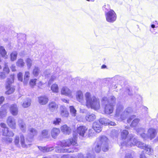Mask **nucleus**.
Segmentation results:
<instances>
[{
    "label": "nucleus",
    "instance_id": "nucleus-39",
    "mask_svg": "<svg viewBox=\"0 0 158 158\" xmlns=\"http://www.w3.org/2000/svg\"><path fill=\"white\" fill-rule=\"evenodd\" d=\"M110 135L111 136L113 137V139L117 138L118 135V131L116 130H113L111 131Z\"/></svg>",
    "mask_w": 158,
    "mask_h": 158
},
{
    "label": "nucleus",
    "instance_id": "nucleus-37",
    "mask_svg": "<svg viewBox=\"0 0 158 158\" xmlns=\"http://www.w3.org/2000/svg\"><path fill=\"white\" fill-rule=\"evenodd\" d=\"M70 112L73 116H75L76 115L77 110L73 106H69Z\"/></svg>",
    "mask_w": 158,
    "mask_h": 158
},
{
    "label": "nucleus",
    "instance_id": "nucleus-55",
    "mask_svg": "<svg viewBox=\"0 0 158 158\" xmlns=\"http://www.w3.org/2000/svg\"><path fill=\"white\" fill-rule=\"evenodd\" d=\"M15 143L16 145L18 144L19 142V137L18 136H16L15 137Z\"/></svg>",
    "mask_w": 158,
    "mask_h": 158
},
{
    "label": "nucleus",
    "instance_id": "nucleus-10",
    "mask_svg": "<svg viewBox=\"0 0 158 158\" xmlns=\"http://www.w3.org/2000/svg\"><path fill=\"white\" fill-rule=\"evenodd\" d=\"M48 106L49 110L53 112L57 110L58 105L55 102H51L49 103Z\"/></svg>",
    "mask_w": 158,
    "mask_h": 158
},
{
    "label": "nucleus",
    "instance_id": "nucleus-31",
    "mask_svg": "<svg viewBox=\"0 0 158 158\" xmlns=\"http://www.w3.org/2000/svg\"><path fill=\"white\" fill-rule=\"evenodd\" d=\"M133 111L132 108L131 107H128L123 112L124 114V119L126 116L129 114L131 113Z\"/></svg>",
    "mask_w": 158,
    "mask_h": 158
},
{
    "label": "nucleus",
    "instance_id": "nucleus-33",
    "mask_svg": "<svg viewBox=\"0 0 158 158\" xmlns=\"http://www.w3.org/2000/svg\"><path fill=\"white\" fill-rule=\"evenodd\" d=\"M144 149L146 151V153L149 155L152 154L153 152V149L149 145H147Z\"/></svg>",
    "mask_w": 158,
    "mask_h": 158
},
{
    "label": "nucleus",
    "instance_id": "nucleus-53",
    "mask_svg": "<svg viewBox=\"0 0 158 158\" xmlns=\"http://www.w3.org/2000/svg\"><path fill=\"white\" fill-rule=\"evenodd\" d=\"M85 158H95V156L91 154L90 153H88Z\"/></svg>",
    "mask_w": 158,
    "mask_h": 158
},
{
    "label": "nucleus",
    "instance_id": "nucleus-13",
    "mask_svg": "<svg viewBox=\"0 0 158 158\" xmlns=\"http://www.w3.org/2000/svg\"><path fill=\"white\" fill-rule=\"evenodd\" d=\"M102 125L99 121H96L94 123L93 128L96 132L99 133L102 131Z\"/></svg>",
    "mask_w": 158,
    "mask_h": 158
},
{
    "label": "nucleus",
    "instance_id": "nucleus-2",
    "mask_svg": "<svg viewBox=\"0 0 158 158\" xmlns=\"http://www.w3.org/2000/svg\"><path fill=\"white\" fill-rule=\"evenodd\" d=\"M94 146V150L97 153L100 152L101 148L103 152H107L109 149L108 139L105 136L99 137L97 139Z\"/></svg>",
    "mask_w": 158,
    "mask_h": 158
},
{
    "label": "nucleus",
    "instance_id": "nucleus-52",
    "mask_svg": "<svg viewBox=\"0 0 158 158\" xmlns=\"http://www.w3.org/2000/svg\"><path fill=\"white\" fill-rule=\"evenodd\" d=\"M50 74V72L49 70H46L44 71L43 73V75L45 77H47L48 75Z\"/></svg>",
    "mask_w": 158,
    "mask_h": 158
},
{
    "label": "nucleus",
    "instance_id": "nucleus-9",
    "mask_svg": "<svg viewBox=\"0 0 158 158\" xmlns=\"http://www.w3.org/2000/svg\"><path fill=\"white\" fill-rule=\"evenodd\" d=\"M8 125L11 128L15 129L16 128V123L15 119L12 116L9 117L7 120Z\"/></svg>",
    "mask_w": 158,
    "mask_h": 158
},
{
    "label": "nucleus",
    "instance_id": "nucleus-17",
    "mask_svg": "<svg viewBox=\"0 0 158 158\" xmlns=\"http://www.w3.org/2000/svg\"><path fill=\"white\" fill-rule=\"evenodd\" d=\"M3 135L6 136H13L14 135L13 132L9 130L8 127H5L4 129H2Z\"/></svg>",
    "mask_w": 158,
    "mask_h": 158
},
{
    "label": "nucleus",
    "instance_id": "nucleus-5",
    "mask_svg": "<svg viewBox=\"0 0 158 158\" xmlns=\"http://www.w3.org/2000/svg\"><path fill=\"white\" fill-rule=\"evenodd\" d=\"M106 5L103 7V9L105 12V15L107 21L109 23H113L116 19V15L114 11L112 10H110L108 11L107 10Z\"/></svg>",
    "mask_w": 158,
    "mask_h": 158
},
{
    "label": "nucleus",
    "instance_id": "nucleus-3",
    "mask_svg": "<svg viewBox=\"0 0 158 158\" xmlns=\"http://www.w3.org/2000/svg\"><path fill=\"white\" fill-rule=\"evenodd\" d=\"M116 99L114 96H111L108 99L106 97L102 98V103L104 107V111L106 114H110L113 112L115 104Z\"/></svg>",
    "mask_w": 158,
    "mask_h": 158
},
{
    "label": "nucleus",
    "instance_id": "nucleus-21",
    "mask_svg": "<svg viewBox=\"0 0 158 158\" xmlns=\"http://www.w3.org/2000/svg\"><path fill=\"white\" fill-rule=\"evenodd\" d=\"M85 118L88 121H93L96 118V116L93 114L88 112L86 115Z\"/></svg>",
    "mask_w": 158,
    "mask_h": 158
},
{
    "label": "nucleus",
    "instance_id": "nucleus-11",
    "mask_svg": "<svg viewBox=\"0 0 158 158\" xmlns=\"http://www.w3.org/2000/svg\"><path fill=\"white\" fill-rule=\"evenodd\" d=\"M145 129L141 128H139L136 130V132L138 135H140L143 139H146L149 138V137L148 134H146L145 133Z\"/></svg>",
    "mask_w": 158,
    "mask_h": 158
},
{
    "label": "nucleus",
    "instance_id": "nucleus-28",
    "mask_svg": "<svg viewBox=\"0 0 158 158\" xmlns=\"http://www.w3.org/2000/svg\"><path fill=\"white\" fill-rule=\"evenodd\" d=\"M0 54L2 55V57L5 59L7 58V52L5 50L4 48L2 46L0 47Z\"/></svg>",
    "mask_w": 158,
    "mask_h": 158
},
{
    "label": "nucleus",
    "instance_id": "nucleus-60",
    "mask_svg": "<svg viewBox=\"0 0 158 158\" xmlns=\"http://www.w3.org/2000/svg\"><path fill=\"white\" fill-rule=\"evenodd\" d=\"M108 123L107 125H110L111 126H115L116 125V123L113 122L109 120V121H108Z\"/></svg>",
    "mask_w": 158,
    "mask_h": 158
},
{
    "label": "nucleus",
    "instance_id": "nucleus-48",
    "mask_svg": "<svg viewBox=\"0 0 158 158\" xmlns=\"http://www.w3.org/2000/svg\"><path fill=\"white\" fill-rule=\"evenodd\" d=\"M61 119L60 118H56L53 121V123L55 125H57L59 124L61 122Z\"/></svg>",
    "mask_w": 158,
    "mask_h": 158
},
{
    "label": "nucleus",
    "instance_id": "nucleus-7",
    "mask_svg": "<svg viewBox=\"0 0 158 158\" xmlns=\"http://www.w3.org/2000/svg\"><path fill=\"white\" fill-rule=\"evenodd\" d=\"M123 106L120 104H118L116 106V113L114 117L117 118H121L123 120L124 119V114L123 111Z\"/></svg>",
    "mask_w": 158,
    "mask_h": 158
},
{
    "label": "nucleus",
    "instance_id": "nucleus-50",
    "mask_svg": "<svg viewBox=\"0 0 158 158\" xmlns=\"http://www.w3.org/2000/svg\"><path fill=\"white\" fill-rule=\"evenodd\" d=\"M18 78L19 80L22 81L23 80V75L22 73L20 72L18 74Z\"/></svg>",
    "mask_w": 158,
    "mask_h": 158
},
{
    "label": "nucleus",
    "instance_id": "nucleus-34",
    "mask_svg": "<svg viewBox=\"0 0 158 158\" xmlns=\"http://www.w3.org/2000/svg\"><path fill=\"white\" fill-rule=\"evenodd\" d=\"M16 64L17 66L20 67H22L24 65L25 63L23 61V59H20L18 60L16 62Z\"/></svg>",
    "mask_w": 158,
    "mask_h": 158
},
{
    "label": "nucleus",
    "instance_id": "nucleus-42",
    "mask_svg": "<svg viewBox=\"0 0 158 158\" xmlns=\"http://www.w3.org/2000/svg\"><path fill=\"white\" fill-rule=\"evenodd\" d=\"M27 67L28 69H30L32 65V60L30 58H28L26 60Z\"/></svg>",
    "mask_w": 158,
    "mask_h": 158
},
{
    "label": "nucleus",
    "instance_id": "nucleus-15",
    "mask_svg": "<svg viewBox=\"0 0 158 158\" xmlns=\"http://www.w3.org/2000/svg\"><path fill=\"white\" fill-rule=\"evenodd\" d=\"M135 97L137 101L139 102V104L138 105L137 104L136 105V107H142L143 109L147 110L148 109V108L146 107L142 106L141 102L142 101V99L141 96L138 94H136Z\"/></svg>",
    "mask_w": 158,
    "mask_h": 158
},
{
    "label": "nucleus",
    "instance_id": "nucleus-20",
    "mask_svg": "<svg viewBox=\"0 0 158 158\" xmlns=\"http://www.w3.org/2000/svg\"><path fill=\"white\" fill-rule=\"evenodd\" d=\"M14 77L13 75L11 76L12 79L8 78L6 83V89H14L11 87V84L14 81Z\"/></svg>",
    "mask_w": 158,
    "mask_h": 158
},
{
    "label": "nucleus",
    "instance_id": "nucleus-22",
    "mask_svg": "<svg viewBox=\"0 0 158 158\" xmlns=\"http://www.w3.org/2000/svg\"><path fill=\"white\" fill-rule=\"evenodd\" d=\"M18 125L21 130L23 132H25L26 129V125L22 119L19 120Z\"/></svg>",
    "mask_w": 158,
    "mask_h": 158
},
{
    "label": "nucleus",
    "instance_id": "nucleus-27",
    "mask_svg": "<svg viewBox=\"0 0 158 158\" xmlns=\"http://www.w3.org/2000/svg\"><path fill=\"white\" fill-rule=\"evenodd\" d=\"M31 100L30 99L27 98L24 100L22 104L24 108H27L30 106L31 104Z\"/></svg>",
    "mask_w": 158,
    "mask_h": 158
},
{
    "label": "nucleus",
    "instance_id": "nucleus-12",
    "mask_svg": "<svg viewBox=\"0 0 158 158\" xmlns=\"http://www.w3.org/2000/svg\"><path fill=\"white\" fill-rule=\"evenodd\" d=\"M48 97L45 95L41 96L38 98L39 103L41 105H46L48 101Z\"/></svg>",
    "mask_w": 158,
    "mask_h": 158
},
{
    "label": "nucleus",
    "instance_id": "nucleus-30",
    "mask_svg": "<svg viewBox=\"0 0 158 158\" xmlns=\"http://www.w3.org/2000/svg\"><path fill=\"white\" fill-rule=\"evenodd\" d=\"M78 150V148L76 147H74L70 148H65L64 149L63 152H67L69 153L74 152H77Z\"/></svg>",
    "mask_w": 158,
    "mask_h": 158
},
{
    "label": "nucleus",
    "instance_id": "nucleus-51",
    "mask_svg": "<svg viewBox=\"0 0 158 158\" xmlns=\"http://www.w3.org/2000/svg\"><path fill=\"white\" fill-rule=\"evenodd\" d=\"M157 26H156V25L155 24H152L151 25V27L153 29L152 30L151 29H150V31H151L152 33H153L154 34H156V32H155V31H154V29L155 28H156L157 27Z\"/></svg>",
    "mask_w": 158,
    "mask_h": 158
},
{
    "label": "nucleus",
    "instance_id": "nucleus-49",
    "mask_svg": "<svg viewBox=\"0 0 158 158\" xmlns=\"http://www.w3.org/2000/svg\"><path fill=\"white\" fill-rule=\"evenodd\" d=\"M37 79H31L30 80V85L31 86H33L35 85Z\"/></svg>",
    "mask_w": 158,
    "mask_h": 158
},
{
    "label": "nucleus",
    "instance_id": "nucleus-59",
    "mask_svg": "<svg viewBox=\"0 0 158 158\" xmlns=\"http://www.w3.org/2000/svg\"><path fill=\"white\" fill-rule=\"evenodd\" d=\"M117 88H119V87L115 84H113L111 85L110 86L109 88H112V89H115Z\"/></svg>",
    "mask_w": 158,
    "mask_h": 158
},
{
    "label": "nucleus",
    "instance_id": "nucleus-64",
    "mask_svg": "<svg viewBox=\"0 0 158 158\" xmlns=\"http://www.w3.org/2000/svg\"><path fill=\"white\" fill-rule=\"evenodd\" d=\"M4 100V98L3 96H1L0 97V104H2Z\"/></svg>",
    "mask_w": 158,
    "mask_h": 158
},
{
    "label": "nucleus",
    "instance_id": "nucleus-23",
    "mask_svg": "<svg viewBox=\"0 0 158 158\" xmlns=\"http://www.w3.org/2000/svg\"><path fill=\"white\" fill-rule=\"evenodd\" d=\"M60 133L59 129L56 128H53L51 131V135L52 137L54 139L56 138Z\"/></svg>",
    "mask_w": 158,
    "mask_h": 158
},
{
    "label": "nucleus",
    "instance_id": "nucleus-61",
    "mask_svg": "<svg viewBox=\"0 0 158 158\" xmlns=\"http://www.w3.org/2000/svg\"><path fill=\"white\" fill-rule=\"evenodd\" d=\"M125 158H132V157L130 153H128L126 154Z\"/></svg>",
    "mask_w": 158,
    "mask_h": 158
},
{
    "label": "nucleus",
    "instance_id": "nucleus-8",
    "mask_svg": "<svg viewBox=\"0 0 158 158\" xmlns=\"http://www.w3.org/2000/svg\"><path fill=\"white\" fill-rule=\"evenodd\" d=\"M29 134L28 137L26 138V141H32L34 136L36 135L37 131L35 128H31L28 129Z\"/></svg>",
    "mask_w": 158,
    "mask_h": 158
},
{
    "label": "nucleus",
    "instance_id": "nucleus-14",
    "mask_svg": "<svg viewBox=\"0 0 158 158\" xmlns=\"http://www.w3.org/2000/svg\"><path fill=\"white\" fill-rule=\"evenodd\" d=\"M121 139L123 141L125 140V141L122 142L121 143L125 142H127L128 140H127V138L129 135L128 131L126 130H123L122 131L121 130Z\"/></svg>",
    "mask_w": 158,
    "mask_h": 158
},
{
    "label": "nucleus",
    "instance_id": "nucleus-1",
    "mask_svg": "<svg viewBox=\"0 0 158 158\" xmlns=\"http://www.w3.org/2000/svg\"><path fill=\"white\" fill-rule=\"evenodd\" d=\"M87 128L84 126H81L77 127L76 130V132H74L73 133V138L70 139L66 141H64L62 142L61 146L65 147H69L71 145L77 146V142L78 135L80 137H85L87 136Z\"/></svg>",
    "mask_w": 158,
    "mask_h": 158
},
{
    "label": "nucleus",
    "instance_id": "nucleus-26",
    "mask_svg": "<svg viewBox=\"0 0 158 158\" xmlns=\"http://www.w3.org/2000/svg\"><path fill=\"white\" fill-rule=\"evenodd\" d=\"M76 98L78 101L81 103L82 102L83 98V94L81 91L79 90L77 92L76 94Z\"/></svg>",
    "mask_w": 158,
    "mask_h": 158
},
{
    "label": "nucleus",
    "instance_id": "nucleus-25",
    "mask_svg": "<svg viewBox=\"0 0 158 158\" xmlns=\"http://www.w3.org/2000/svg\"><path fill=\"white\" fill-rule=\"evenodd\" d=\"M61 128L62 131L64 134L69 135L71 132L70 128L66 125L62 126Z\"/></svg>",
    "mask_w": 158,
    "mask_h": 158
},
{
    "label": "nucleus",
    "instance_id": "nucleus-16",
    "mask_svg": "<svg viewBox=\"0 0 158 158\" xmlns=\"http://www.w3.org/2000/svg\"><path fill=\"white\" fill-rule=\"evenodd\" d=\"M111 81L115 83H117L120 84L123 83L124 81V79L123 77L119 76H116L111 79Z\"/></svg>",
    "mask_w": 158,
    "mask_h": 158
},
{
    "label": "nucleus",
    "instance_id": "nucleus-44",
    "mask_svg": "<svg viewBox=\"0 0 158 158\" xmlns=\"http://www.w3.org/2000/svg\"><path fill=\"white\" fill-rule=\"evenodd\" d=\"M3 73L5 74V76L7 75L10 72V70L8 67L7 65L6 64H5V67H4L3 70Z\"/></svg>",
    "mask_w": 158,
    "mask_h": 158
},
{
    "label": "nucleus",
    "instance_id": "nucleus-18",
    "mask_svg": "<svg viewBox=\"0 0 158 158\" xmlns=\"http://www.w3.org/2000/svg\"><path fill=\"white\" fill-rule=\"evenodd\" d=\"M60 114L64 117H67L69 115V112L67 110L66 107L64 106H61L60 107Z\"/></svg>",
    "mask_w": 158,
    "mask_h": 158
},
{
    "label": "nucleus",
    "instance_id": "nucleus-40",
    "mask_svg": "<svg viewBox=\"0 0 158 158\" xmlns=\"http://www.w3.org/2000/svg\"><path fill=\"white\" fill-rule=\"evenodd\" d=\"M140 119L139 118H135L132 121L131 124V126L132 127H135L137 126L139 122Z\"/></svg>",
    "mask_w": 158,
    "mask_h": 158
},
{
    "label": "nucleus",
    "instance_id": "nucleus-29",
    "mask_svg": "<svg viewBox=\"0 0 158 158\" xmlns=\"http://www.w3.org/2000/svg\"><path fill=\"white\" fill-rule=\"evenodd\" d=\"M61 92L62 94L69 97L71 96L72 92L70 89H61Z\"/></svg>",
    "mask_w": 158,
    "mask_h": 158
},
{
    "label": "nucleus",
    "instance_id": "nucleus-38",
    "mask_svg": "<svg viewBox=\"0 0 158 158\" xmlns=\"http://www.w3.org/2000/svg\"><path fill=\"white\" fill-rule=\"evenodd\" d=\"M40 72L39 68L36 67H35L32 72L33 74L35 76H38Z\"/></svg>",
    "mask_w": 158,
    "mask_h": 158
},
{
    "label": "nucleus",
    "instance_id": "nucleus-43",
    "mask_svg": "<svg viewBox=\"0 0 158 158\" xmlns=\"http://www.w3.org/2000/svg\"><path fill=\"white\" fill-rule=\"evenodd\" d=\"M39 149L42 152H49L50 151V148L46 147H39Z\"/></svg>",
    "mask_w": 158,
    "mask_h": 158
},
{
    "label": "nucleus",
    "instance_id": "nucleus-47",
    "mask_svg": "<svg viewBox=\"0 0 158 158\" xmlns=\"http://www.w3.org/2000/svg\"><path fill=\"white\" fill-rule=\"evenodd\" d=\"M20 142L22 146L23 147H25L26 145L25 143L24 136L22 135H20Z\"/></svg>",
    "mask_w": 158,
    "mask_h": 158
},
{
    "label": "nucleus",
    "instance_id": "nucleus-41",
    "mask_svg": "<svg viewBox=\"0 0 158 158\" xmlns=\"http://www.w3.org/2000/svg\"><path fill=\"white\" fill-rule=\"evenodd\" d=\"M49 131L48 130L45 129L42 131V135L44 138H47L49 136Z\"/></svg>",
    "mask_w": 158,
    "mask_h": 158
},
{
    "label": "nucleus",
    "instance_id": "nucleus-54",
    "mask_svg": "<svg viewBox=\"0 0 158 158\" xmlns=\"http://www.w3.org/2000/svg\"><path fill=\"white\" fill-rule=\"evenodd\" d=\"M135 117V116L134 115H133L131 116L127 120V122L128 123H131L132 120L134 119Z\"/></svg>",
    "mask_w": 158,
    "mask_h": 158
},
{
    "label": "nucleus",
    "instance_id": "nucleus-35",
    "mask_svg": "<svg viewBox=\"0 0 158 158\" xmlns=\"http://www.w3.org/2000/svg\"><path fill=\"white\" fill-rule=\"evenodd\" d=\"M108 121H109V120L105 118H101L99 121L102 125L103 124L105 125H107Z\"/></svg>",
    "mask_w": 158,
    "mask_h": 158
},
{
    "label": "nucleus",
    "instance_id": "nucleus-19",
    "mask_svg": "<svg viewBox=\"0 0 158 158\" xmlns=\"http://www.w3.org/2000/svg\"><path fill=\"white\" fill-rule=\"evenodd\" d=\"M156 134V131L154 129L151 128L148 130V134L150 139L154 138L155 137Z\"/></svg>",
    "mask_w": 158,
    "mask_h": 158
},
{
    "label": "nucleus",
    "instance_id": "nucleus-57",
    "mask_svg": "<svg viewBox=\"0 0 158 158\" xmlns=\"http://www.w3.org/2000/svg\"><path fill=\"white\" fill-rule=\"evenodd\" d=\"M15 89H8V90L6 92V94H10L12 93L14 91Z\"/></svg>",
    "mask_w": 158,
    "mask_h": 158
},
{
    "label": "nucleus",
    "instance_id": "nucleus-62",
    "mask_svg": "<svg viewBox=\"0 0 158 158\" xmlns=\"http://www.w3.org/2000/svg\"><path fill=\"white\" fill-rule=\"evenodd\" d=\"M10 68L11 70L13 72L15 71L16 70L15 66L14 65H12L10 67Z\"/></svg>",
    "mask_w": 158,
    "mask_h": 158
},
{
    "label": "nucleus",
    "instance_id": "nucleus-4",
    "mask_svg": "<svg viewBox=\"0 0 158 158\" xmlns=\"http://www.w3.org/2000/svg\"><path fill=\"white\" fill-rule=\"evenodd\" d=\"M85 97L87 106L95 110L99 109L100 105L98 98L94 96H92L89 92L86 93Z\"/></svg>",
    "mask_w": 158,
    "mask_h": 158
},
{
    "label": "nucleus",
    "instance_id": "nucleus-46",
    "mask_svg": "<svg viewBox=\"0 0 158 158\" xmlns=\"http://www.w3.org/2000/svg\"><path fill=\"white\" fill-rule=\"evenodd\" d=\"M58 75H53L51 76V78L48 82V85H51L52 82L56 79L58 77Z\"/></svg>",
    "mask_w": 158,
    "mask_h": 158
},
{
    "label": "nucleus",
    "instance_id": "nucleus-63",
    "mask_svg": "<svg viewBox=\"0 0 158 158\" xmlns=\"http://www.w3.org/2000/svg\"><path fill=\"white\" fill-rule=\"evenodd\" d=\"M1 127L2 128V129H4L5 127H6V125L5 124L3 123H2L0 124Z\"/></svg>",
    "mask_w": 158,
    "mask_h": 158
},
{
    "label": "nucleus",
    "instance_id": "nucleus-58",
    "mask_svg": "<svg viewBox=\"0 0 158 158\" xmlns=\"http://www.w3.org/2000/svg\"><path fill=\"white\" fill-rule=\"evenodd\" d=\"M58 85L56 84H54L52 85L51 89H58Z\"/></svg>",
    "mask_w": 158,
    "mask_h": 158
},
{
    "label": "nucleus",
    "instance_id": "nucleus-45",
    "mask_svg": "<svg viewBox=\"0 0 158 158\" xmlns=\"http://www.w3.org/2000/svg\"><path fill=\"white\" fill-rule=\"evenodd\" d=\"M139 148L141 149H144L147 146L145 144L143 143L142 142L139 141L136 145Z\"/></svg>",
    "mask_w": 158,
    "mask_h": 158
},
{
    "label": "nucleus",
    "instance_id": "nucleus-32",
    "mask_svg": "<svg viewBox=\"0 0 158 158\" xmlns=\"http://www.w3.org/2000/svg\"><path fill=\"white\" fill-rule=\"evenodd\" d=\"M30 72L28 71H26L25 72L24 76L23 83L25 84H27L30 77Z\"/></svg>",
    "mask_w": 158,
    "mask_h": 158
},
{
    "label": "nucleus",
    "instance_id": "nucleus-56",
    "mask_svg": "<svg viewBox=\"0 0 158 158\" xmlns=\"http://www.w3.org/2000/svg\"><path fill=\"white\" fill-rule=\"evenodd\" d=\"M6 77V76L4 73L0 72V79H3L5 78Z\"/></svg>",
    "mask_w": 158,
    "mask_h": 158
},
{
    "label": "nucleus",
    "instance_id": "nucleus-24",
    "mask_svg": "<svg viewBox=\"0 0 158 158\" xmlns=\"http://www.w3.org/2000/svg\"><path fill=\"white\" fill-rule=\"evenodd\" d=\"M10 110L13 115H17L18 113L17 105L15 104H12L11 105L10 108Z\"/></svg>",
    "mask_w": 158,
    "mask_h": 158
},
{
    "label": "nucleus",
    "instance_id": "nucleus-6",
    "mask_svg": "<svg viewBox=\"0 0 158 158\" xmlns=\"http://www.w3.org/2000/svg\"><path fill=\"white\" fill-rule=\"evenodd\" d=\"M133 135L131 134H129V136L127 138V140H128L127 142H125L121 143V145L122 147L125 146L126 147L130 146L131 147L132 146L137 145L138 143L139 142V141L136 138H135L133 139Z\"/></svg>",
    "mask_w": 158,
    "mask_h": 158
},
{
    "label": "nucleus",
    "instance_id": "nucleus-36",
    "mask_svg": "<svg viewBox=\"0 0 158 158\" xmlns=\"http://www.w3.org/2000/svg\"><path fill=\"white\" fill-rule=\"evenodd\" d=\"M18 53L16 51H14L11 53L10 54V60L12 61L15 60L17 57Z\"/></svg>",
    "mask_w": 158,
    "mask_h": 158
}]
</instances>
